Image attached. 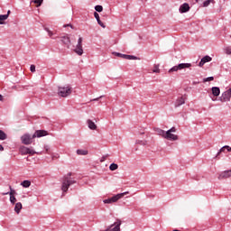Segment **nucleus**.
<instances>
[{
    "label": "nucleus",
    "instance_id": "nucleus-1",
    "mask_svg": "<svg viewBox=\"0 0 231 231\" xmlns=\"http://www.w3.org/2000/svg\"><path fill=\"white\" fill-rule=\"evenodd\" d=\"M72 173L69 172L67 175H65L62 179V185H61V190L62 192H68V189L71 185L77 183V180H74L71 179Z\"/></svg>",
    "mask_w": 231,
    "mask_h": 231
},
{
    "label": "nucleus",
    "instance_id": "nucleus-2",
    "mask_svg": "<svg viewBox=\"0 0 231 231\" xmlns=\"http://www.w3.org/2000/svg\"><path fill=\"white\" fill-rule=\"evenodd\" d=\"M126 194H129V191H125L124 193H119L110 199H106L103 200V203H105V204L116 203V201H118V199H122V198L126 196Z\"/></svg>",
    "mask_w": 231,
    "mask_h": 231
},
{
    "label": "nucleus",
    "instance_id": "nucleus-3",
    "mask_svg": "<svg viewBox=\"0 0 231 231\" xmlns=\"http://www.w3.org/2000/svg\"><path fill=\"white\" fill-rule=\"evenodd\" d=\"M186 68H192L190 63H180L169 69V73H173V71H181V69H186Z\"/></svg>",
    "mask_w": 231,
    "mask_h": 231
},
{
    "label": "nucleus",
    "instance_id": "nucleus-4",
    "mask_svg": "<svg viewBox=\"0 0 231 231\" xmlns=\"http://www.w3.org/2000/svg\"><path fill=\"white\" fill-rule=\"evenodd\" d=\"M59 97H69V95H71V88L69 87H60L58 90Z\"/></svg>",
    "mask_w": 231,
    "mask_h": 231
},
{
    "label": "nucleus",
    "instance_id": "nucleus-5",
    "mask_svg": "<svg viewBox=\"0 0 231 231\" xmlns=\"http://www.w3.org/2000/svg\"><path fill=\"white\" fill-rule=\"evenodd\" d=\"M33 135H31L30 134H25L21 136V142L23 143V145H31L33 142Z\"/></svg>",
    "mask_w": 231,
    "mask_h": 231
},
{
    "label": "nucleus",
    "instance_id": "nucleus-6",
    "mask_svg": "<svg viewBox=\"0 0 231 231\" xmlns=\"http://www.w3.org/2000/svg\"><path fill=\"white\" fill-rule=\"evenodd\" d=\"M231 98V88L225 91L219 97L220 102H230Z\"/></svg>",
    "mask_w": 231,
    "mask_h": 231
},
{
    "label": "nucleus",
    "instance_id": "nucleus-7",
    "mask_svg": "<svg viewBox=\"0 0 231 231\" xmlns=\"http://www.w3.org/2000/svg\"><path fill=\"white\" fill-rule=\"evenodd\" d=\"M20 152L22 155L31 154L32 156H33V154H37L35 151L26 146L20 147Z\"/></svg>",
    "mask_w": 231,
    "mask_h": 231
},
{
    "label": "nucleus",
    "instance_id": "nucleus-8",
    "mask_svg": "<svg viewBox=\"0 0 231 231\" xmlns=\"http://www.w3.org/2000/svg\"><path fill=\"white\" fill-rule=\"evenodd\" d=\"M75 53H77V55H83L84 53V49H82V38H79L78 40V44L76 46V49L74 50Z\"/></svg>",
    "mask_w": 231,
    "mask_h": 231
},
{
    "label": "nucleus",
    "instance_id": "nucleus-9",
    "mask_svg": "<svg viewBox=\"0 0 231 231\" xmlns=\"http://www.w3.org/2000/svg\"><path fill=\"white\" fill-rule=\"evenodd\" d=\"M42 136H48V131L46 130H36L32 134V138H42Z\"/></svg>",
    "mask_w": 231,
    "mask_h": 231
},
{
    "label": "nucleus",
    "instance_id": "nucleus-10",
    "mask_svg": "<svg viewBox=\"0 0 231 231\" xmlns=\"http://www.w3.org/2000/svg\"><path fill=\"white\" fill-rule=\"evenodd\" d=\"M165 140H170L171 142H176V140H179L178 135L166 131V134L164 135Z\"/></svg>",
    "mask_w": 231,
    "mask_h": 231
},
{
    "label": "nucleus",
    "instance_id": "nucleus-11",
    "mask_svg": "<svg viewBox=\"0 0 231 231\" xmlns=\"http://www.w3.org/2000/svg\"><path fill=\"white\" fill-rule=\"evenodd\" d=\"M190 10V5L188 3H184L180 6L179 12L180 14H187Z\"/></svg>",
    "mask_w": 231,
    "mask_h": 231
},
{
    "label": "nucleus",
    "instance_id": "nucleus-12",
    "mask_svg": "<svg viewBox=\"0 0 231 231\" xmlns=\"http://www.w3.org/2000/svg\"><path fill=\"white\" fill-rule=\"evenodd\" d=\"M230 177H231V170H227L219 174L218 180H226V178H230Z\"/></svg>",
    "mask_w": 231,
    "mask_h": 231
},
{
    "label": "nucleus",
    "instance_id": "nucleus-13",
    "mask_svg": "<svg viewBox=\"0 0 231 231\" xmlns=\"http://www.w3.org/2000/svg\"><path fill=\"white\" fill-rule=\"evenodd\" d=\"M94 17L95 19H97V22L99 24V26H101L102 28H106V24H104V23H102V21L100 20V15L98 14V13L95 12Z\"/></svg>",
    "mask_w": 231,
    "mask_h": 231
},
{
    "label": "nucleus",
    "instance_id": "nucleus-14",
    "mask_svg": "<svg viewBox=\"0 0 231 231\" xmlns=\"http://www.w3.org/2000/svg\"><path fill=\"white\" fill-rule=\"evenodd\" d=\"M211 91L214 97H219V95L221 94V89L218 87H213L211 88Z\"/></svg>",
    "mask_w": 231,
    "mask_h": 231
},
{
    "label": "nucleus",
    "instance_id": "nucleus-15",
    "mask_svg": "<svg viewBox=\"0 0 231 231\" xmlns=\"http://www.w3.org/2000/svg\"><path fill=\"white\" fill-rule=\"evenodd\" d=\"M22 209H23V204L21 202H17L14 206V212H16V214H21Z\"/></svg>",
    "mask_w": 231,
    "mask_h": 231
},
{
    "label": "nucleus",
    "instance_id": "nucleus-16",
    "mask_svg": "<svg viewBox=\"0 0 231 231\" xmlns=\"http://www.w3.org/2000/svg\"><path fill=\"white\" fill-rule=\"evenodd\" d=\"M185 104V98L183 97L178 98L175 102V107H180V106H183Z\"/></svg>",
    "mask_w": 231,
    "mask_h": 231
},
{
    "label": "nucleus",
    "instance_id": "nucleus-17",
    "mask_svg": "<svg viewBox=\"0 0 231 231\" xmlns=\"http://www.w3.org/2000/svg\"><path fill=\"white\" fill-rule=\"evenodd\" d=\"M88 127L92 130L95 131V129H97V125L95 124V122L91 121V119H88L87 121Z\"/></svg>",
    "mask_w": 231,
    "mask_h": 231
},
{
    "label": "nucleus",
    "instance_id": "nucleus-18",
    "mask_svg": "<svg viewBox=\"0 0 231 231\" xmlns=\"http://www.w3.org/2000/svg\"><path fill=\"white\" fill-rule=\"evenodd\" d=\"M123 59H125L126 60H138V57L127 54H124Z\"/></svg>",
    "mask_w": 231,
    "mask_h": 231
},
{
    "label": "nucleus",
    "instance_id": "nucleus-19",
    "mask_svg": "<svg viewBox=\"0 0 231 231\" xmlns=\"http://www.w3.org/2000/svg\"><path fill=\"white\" fill-rule=\"evenodd\" d=\"M155 131H156L157 134H159V136L165 138V134L167 132H165L164 130H162V128H157Z\"/></svg>",
    "mask_w": 231,
    "mask_h": 231
},
{
    "label": "nucleus",
    "instance_id": "nucleus-20",
    "mask_svg": "<svg viewBox=\"0 0 231 231\" xmlns=\"http://www.w3.org/2000/svg\"><path fill=\"white\" fill-rule=\"evenodd\" d=\"M61 42H63V44H66L68 46L69 45V42H71V41L69 40V37L63 36L61 37Z\"/></svg>",
    "mask_w": 231,
    "mask_h": 231
},
{
    "label": "nucleus",
    "instance_id": "nucleus-21",
    "mask_svg": "<svg viewBox=\"0 0 231 231\" xmlns=\"http://www.w3.org/2000/svg\"><path fill=\"white\" fill-rule=\"evenodd\" d=\"M210 3H212V5H214L216 3V1H214V0H206V1L203 2L202 6L204 8H207V6L210 5Z\"/></svg>",
    "mask_w": 231,
    "mask_h": 231
},
{
    "label": "nucleus",
    "instance_id": "nucleus-22",
    "mask_svg": "<svg viewBox=\"0 0 231 231\" xmlns=\"http://www.w3.org/2000/svg\"><path fill=\"white\" fill-rule=\"evenodd\" d=\"M10 192L3 193V196H7L9 194L10 197L14 196V194H17L14 189H12V186L9 187Z\"/></svg>",
    "mask_w": 231,
    "mask_h": 231
},
{
    "label": "nucleus",
    "instance_id": "nucleus-23",
    "mask_svg": "<svg viewBox=\"0 0 231 231\" xmlns=\"http://www.w3.org/2000/svg\"><path fill=\"white\" fill-rule=\"evenodd\" d=\"M22 187H23L24 189H28V187H30V185H32V182L30 180H23L21 183Z\"/></svg>",
    "mask_w": 231,
    "mask_h": 231
},
{
    "label": "nucleus",
    "instance_id": "nucleus-24",
    "mask_svg": "<svg viewBox=\"0 0 231 231\" xmlns=\"http://www.w3.org/2000/svg\"><path fill=\"white\" fill-rule=\"evenodd\" d=\"M77 154L79 156H86L88 155V150H77Z\"/></svg>",
    "mask_w": 231,
    "mask_h": 231
},
{
    "label": "nucleus",
    "instance_id": "nucleus-25",
    "mask_svg": "<svg viewBox=\"0 0 231 231\" xmlns=\"http://www.w3.org/2000/svg\"><path fill=\"white\" fill-rule=\"evenodd\" d=\"M109 169L110 171H116V169H118V164L113 162L110 164Z\"/></svg>",
    "mask_w": 231,
    "mask_h": 231
},
{
    "label": "nucleus",
    "instance_id": "nucleus-26",
    "mask_svg": "<svg viewBox=\"0 0 231 231\" xmlns=\"http://www.w3.org/2000/svg\"><path fill=\"white\" fill-rule=\"evenodd\" d=\"M152 71H153V73H160V65L159 64H155L153 66Z\"/></svg>",
    "mask_w": 231,
    "mask_h": 231
},
{
    "label": "nucleus",
    "instance_id": "nucleus-27",
    "mask_svg": "<svg viewBox=\"0 0 231 231\" xmlns=\"http://www.w3.org/2000/svg\"><path fill=\"white\" fill-rule=\"evenodd\" d=\"M201 60L207 64V62H210V60H212V58L210 56H205Z\"/></svg>",
    "mask_w": 231,
    "mask_h": 231
},
{
    "label": "nucleus",
    "instance_id": "nucleus-28",
    "mask_svg": "<svg viewBox=\"0 0 231 231\" xmlns=\"http://www.w3.org/2000/svg\"><path fill=\"white\" fill-rule=\"evenodd\" d=\"M6 134L3 132V130H0V140H6Z\"/></svg>",
    "mask_w": 231,
    "mask_h": 231
},
{
    "label": "nucleus",
    "instance_id": "nucleus-29",
    "mask_svg": "<svg viewBox=\"0 0 231 231\" xmlns=\"http://www.w3.org/2000/svg\"><path fill=\"white\" fill-rule=\"evenodd\" d=\"M8 19V14H0V21L3 23V21H6Z\"/></svg>",
    "mask_w": 231,
    "mask_h": 231
},
{
    "label": "nucleus",
    "instance_id": "nucleus-30",
    "mask_svg": "<svg viewBox=\"0 0 231 231\" xmlns=\"http://www.w3.org/2000/svg\"><path fill=\"white\" fill-rule=\"evenodd\" d=\"M95 10L96 12H102L104 10V7H102V5H96L95 6Z\"/></svg>",
    "mask_w": 231,
    "mask_h": 231
},
{
    "label": "nucleus",
    "instance_id": "nucleus-31",
    "mask_svg": "<svg viewBox=\"0 0 231 231\" xmlns=\"http://www.w3.org/2000/svg\"><path fill=\"white\" fill-rule=\"evenodd\" d=\"M10 201L12 205H15V202L17 201V199H15V196H11L10 197Z\"/></svg>",
    "mask_w": 231,
    "mask_h": 231
},
{
    "label": "nucleus",
    "instance_id": "nucleus-32",
    "mask_svg": "<svg viewBox=\"0 0 231 231\" xmlns=\"http://www.w3.org/2000/svg\"><path fill=\"white\" fill-rule=\"evenodd\" d=\"M212 80H214V77H208V78H205L203 79V82H212Z\"/></svg>",
    "mask_w": 231,
    "mask_h": 231
},
{
    "label": "nucleus",
    "instance_id": "nucleus-33",
    "mask_svg": "<svg viewBox=\"0 0 231 231\" xmlns=\"http://www.w3.org/2000/svg\"><path fill=\"white\" fill-rule=\"evenodd\" d=\"M136 143L139 144V145H147V141L137 140Z\"/></svg>",
    "mask_w": 231,
    "mask_h": 231
},
{
    "label": "nucleus",
    "instance_id": "nucleus-34",
    "mask_svg": "<svg viewBox=\"0 0 231 231\" xmlns=\"http://www.w3.org/2000/svg\"><path fill=\"white\" fill-rule=\"evenodd\" d=\"M32 3H34V5H37V6H41V5H42V0H33Z\"/></svg>",
    "mask_w": 231,
    "mask_h": 231
},
{
    "label": "nucleus",
    "instance_id": "nucleus-35",
    "mask_svg": "<svg viewBox=\"0 0 231 231\" xmlns=\"http://www.w3.org/2000/svg\"><path fill=\"white\" fill-rule=\"evenodd\" d=\"M113 55H116V57H120L121 59H124L125 54L120 52H113Z\"/></svg>",
    "mask_w": 231,
    "mask_h": 231
},
{
    "label": "nucleus",
    "instance_id": "nucleus-36",
    "mask_svg": "<svg viewBox=\"0 0 231 231\" xmlns=\"http://www.w3.org/2000/svg\"><path fill=\"white\" fill-rule=\"evenodd\" d=\"M225 149H226V147L223 146V147L219 150V152L217 153V158L219 157V154H221V152H225Z\"/></svg>",
    "mask_w": 231,
    "mask_h": 231
},
{
    "label": "nucleus",
    "instance_id": "nucleus-37",
    "mask_svg": "<svg viewBox=\"0 0 231 231\" xmlns=\"http://www.w3.org/2000/svg\"><path fill=\"white\" fill-rule=\"evenodd\" d=\"M45 32H48L49 36L50 37H52L53 36V32L51 31H50V29L48 27H45Z\"/></svg>",
    "mask_w": 231,
    "mask_h": 231
},
{
    "label": "nucleus",
    "instance_id": "nucleus-38",
    "mask_svg": "<svg viewBox=\"0 0 231 231\" xmlns=\"http://www.w3.org/2000/svg\"><path fill=\"white\" fill-rule=\"evenodd\" d=\"M30 71H31L32 73H35V65H31V67H30Z\"/></svg>",
    "mask_w": 231,
    "mask_h": 231
},
{
    "label": "nucleus",
    "instance_id": "nucleus-39",
    "mask_svg": "<svg viewBox=\"0 0 231 231\" xmlns=\"http://www.w3.org/2000/svg\"><path fill=\"white\" fill-rule=\"evenodd\" d=\"M104 96H100L99 97L97 98H94V99H91L90 102H98V100H100V98H102Z\"/></svg>",
    "mask_w": 231,
    "mask_h": 231
},
{
    "label": "nucleus",
    "instance_id": "nucleus-40",
    "mask_svg": "<svg viewBox=\"0 0 231 231\" xmlns=\"http://www.w3.org/2000/svg\"><path fill=\"white\" fill-rule=\"evenodd\" d=\"M44 149H45L46 153H47V154H50V146L45 145V146H44Z\"/></svg>",
    "mask_w": 231,
    "mask_h": 231
},
{
    "label": "nucleus",
    "instance_id": "nucleus-41",
    "mask_svg": "<svg viewBox=\"0 0 231 231\" xmlns=\"http://www.w3.org/2000/svg\"><path fill=\"white\" fill-rule=\"evenodd\" d=\"M226 55H231V49L230 48H226Z\"/></svg>",
    "mask_w": 231,
    "mask_h": 231
},
{
    "label": "nucleus",
    "instance_id": "nucleus-42",
    "mask_svg": "<svg viewBox=\"0 0 231 231\" xmlns=\"http://www.w3.org/2000/svg\"><path fill=\"white\" fill-rule=\"evenodd\" d=\"M169 133H176V127H171L170 130H168Z\"/></svg>",
    "mask_w": 231,
    "mask_h": 231
},
{
    "label": "nucleus",
    "instance_id": "nucleus-43",
    "mask_svg": "<svg viewBox=\"0 0 231 231\" xmlns=\"http://www.w3.org/2000/svg\"><path fill=\"white\" fill-rule=\"evenodd\" d=\"M205 62L201 60L200 61H199V66L200 67V68H202V66H205Z\"/></svg>",
    "mask_w": 231,
    "mask_h": 231
},
{
    "label": "nucleus",
    "instance_id": "nucleus-44",
    "mask_svg": "<svg viewBox=\"0 0 231 231\" xmlns=\"http://www.w3.org/2000/svg\"><path fill=\"white\" fill-rule=\"evenodd\" d=\"M226 149L227 150L228 152H231V147L228 145H225Z\"/></svg>",
    "mask_w": 231,
    "mask_h": 231
},
{
    "label": "nucleus",
    "instance_id": "nucleus-45",
    "mask_svg": "<svg viewBox=\"0 0 231 231\" xmlns=\"http://www.w3.org/2000/svg\"><path fill=\"white\" fill-rule=\"evenodd\" d=\"M3 151H5V147H3V145L0 144V152H3Z\"/></svg>",
    "mask_w": 231,
    "mask_h": 231
},
{
    "label": "nucleus",
    "instance_id": "nucleus-46",
    "mask_svg": "<svg viewBox=\"0 0 231 231\" xmlns=\"http://www.w3.org/2000/svg\"><path fill=\"white\" fill-rule=\"evenodd\" d=\"M10 14H12V12L10 10H8L6 15H8V17H10Z\"/></svg>",
    "mask_w": 231,
    "mask_h": 231
},
{
    "label": "nucleus",
    "instance_id": "nucleus-47",
    "mask_svg": "<svg viewBox=\"0 0 231 231\" xmlns=\"http://www.w3.org/2000/svg\"><path fill=\"white\" fill-rule=\"evenodd\" d=\"M67 26H69L70 28H73V25H71V24H66V25H64V28H66Z\"/></svg>",
    "mask_w": 231,
    "mask_h": 231
},
{
    "label": "nucleus",
    "instance_id": "nucleus-48",
    "mask_svg": "<svg viewBox=\"0 0 231 231\" xmlns=\"http://www.w3.org/2000/svg\"><path fill=\"white\" fill-rule=\"evenodd\" d=\"M106 158H107V156H106V157H102L101 162H106Z\"/></svg>",
    "mask_w": 231,
    "mask_h": 231
},
{
    "label": "nucleus",
    "instance_id": "nucleus-49",
    "mask_svg": "<svg viewBox=\"0 0 231 231\" xmlns=\"http://www.w3.org/2000/svg\"><path fill=\"white\" fill-rule=\"evenodd\" d=\"M0 100H3V95L0 94Z\"/></svg>",
    "mask_w": 231,
    "mask_h": 231
},
{
    "label": "nucleus",
    "instance_id": "nucleus-50",
    "mask_svg": "<svg viewBox=\"0 0 231 231\" xmlns=\"http://www.w3.org/2000/svg\"><path fill=\"white\" fill-rule=\"evenodd\" d=\"M0 24H5V22H2V21L0 20Z\"/></svg>",
    "mask_w": 231,
    "mask_h": 231
},
{
    "label": "nucleus",
    "instance_id": "nucleus-51",
    "mask_svg": "<svg viewBox=\"0 0 231 231\" xmlns=\"http://www.w3.org/2000/svg\"><path fill=\"white\" fill-rule=\"evenodd\" d=\"M196 1V3H198L199 0H195Z\"/></svg>",
    "mask_w": 231,
    "mask_h": 231
}]
</instances>
